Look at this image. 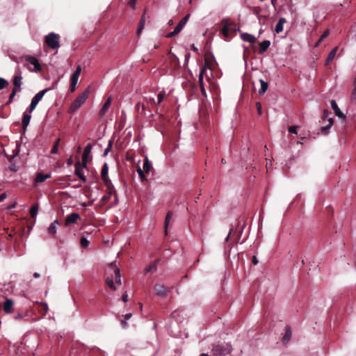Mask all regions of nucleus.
<instances>
[{"label": "nucleus", "instance_id": "nucleus-60", "mask_svg": "<svg viewBox=\"0 0 356 356\" xmlns=\"http://www.w3.org/2000/svg\"><path fill=\"white\" fill-rule=\"evenodd\" d=\"M149 103L152 104H156L155 99L152 97H149Z\"/></svg>", "mask_w": 356, "mask_h": 356}, {"label": "nucleus", "instance_id": "nucleus-43", "mask_svg": "<svg viewBox=\"0 0 356 356\" xmlns=\"http://www.w3.org/2000/svg\"><path fill=\"white\" fill-rule=\"evenodd\" d=\"M178 33H179V32L177 31V30L175 29H174V30L172 31L169 32L166 35V38H172V37L175 36L176 35H177Z\"/></svg>", "mask_w": 356, "mask_h": 356}, {"label": "nucleus", "instance_id": "nucleus-63", "mask_svg": "<svg viewBox=\"0 0 356 356\" xmlns=\"http://www.w3.org/2000/svg\"><path fill=\"white\" fill-rule=\"evenodd\" d=\"M72 162H73V161H72V159L71 157L67 159V165H72Z\"/></svg>", "mask_w": 356, "mask_h": 356}, {"label": "nucleus", "instance_id": "nucleus-53", "mask_svg": "<svg viewBox=\"0 0 356 356\" xmlns=\"http://www.w3.org/2000/svg\"><path fill=\"white\" fill-rule=\"evenodd\" d=\"M136 3V0H129L128 3L130 6L134 8Z\"/></svg>", "mask_w": 356, "mask_h": 356}, {"label": "nucleus", "instance_id": "nucleus-30", "mask_svg": "<svg viewBox=\"0 0 356 356\" xmlns=\"http://www.w3.org/2000/svg\"><path fill=\"white\" fill-rule=\"evenodd\" d=\"M38 207L39 206L38 204H35L31 207L30 209V216L32 218H35L37 216L38 212Z\"/></svg>", "mask_w": 356, "mask_h": 356}, {"label": "nucleus", "instance_id": "nucleus-55", "mask_svg": "<svg viewBox=\"0 0 356 356\" xmlns=\"http://www.w3.org/2000/svg\"><path fill=\"white\" fill-rule=\"evenodd\" d=\"M121 324H122V326L124 327V328H127V326H128V324L127 323V321L126 320H122L121 321Z\"/></svg>", "mask_w": 356, "mask_h": 356}, {"label": "nucleus", "instance_id": "nucleus-3", "mask_svg": "<svg viewBox=\"0 0 356 356\" xmlns=\"http://www.w3.org/2000/svg\"><path fill=\"white\" fill-rule=\"evenodd\" d=\"M60 36L54 32H51L45 36L44 42L51 49L60 47Z\"/></svg>", "mask_w": 356, "mask_h": 356}, {"label": "nucleus", "instance_id": "nucleus-10", "mask_svg": "<svg viewBox=\"0 0 356 356\" xmlns=\"http://www.w3.org/2000/svg\"><path fill=\"white\" fill-rule=\"evenodd\" d=\"M13 89L21 90V86L22 85V76L20 71L16 72L13 77Z\"/></svg>", "mask_w": 356, "mask_h": 356}, {"label": "nucleus", "instance_id": "nucleus-19", "mask_svg": "<svg viewBox=\"0 0 356 356\" xmlns=\"http://www.w3.org/2000/svg\"><path fill=\"white\" fill-rule=\"evenodd\" d=\"M112 102V97H109L106 101L104 102V105L102 106V108L99 111V114L101 115H103L105 114V113L107 111L108 108L111 106Z\"/></svg>", "mask_w": 356, "mask_h": 356}, {"label": "nucleus", "instance_id": "nucleus-48", "mask_svg": "<svg viewBox=\"0 0 356 356\" xmlns=\"http://www.w3.org/2000/svg\"><path fill=\"white\" fill-rule=\"evenodd\" d=\"M222 32L224 35L227 36L229 35V29L227 26H225L222 28Z\"/></svg>", "mask_w": 356, "mask_h": 356}, {"label": "nucleus", "instance_id": "nucleus-17", "mask_svg": "<svg viewBox=\"0 0 356 356\" xmlns=\"http://www.w3.org/2000/svg\"><path fill=\"white\" fill-rule=\"evenodd\" d=\"M190 17V14H187L185 17H184L181 20L180 22L178 23V24L175 26V29L177 30V31H178L179 33H180V31L182 30V29L184 28V26L186 25V24L187 23L188 19Z\"/></svg>", "mask_w": 356, "mask_h": 356}, {"label": "nucleus", "instance_id": "nucleus-29", "mask_svg": "<svg viewBox=\"0 0 356 356\" xmlns=\"http://www.w3.org/2000/svg\"><path fill=\"white\" fill-rule=\"evenodd\" d=\"M337 49H338V47H336L329 53V54L326 58V60H325V65H328L332 60V59L334 58L337 51Z\"/></svg>", "mask_w": 356, "mask_h": 356}, {"label": "nucleus", "instance_id": "nucleus-45", "mask_svg": "<svg viewBox=\"0 0 356 356\" xmlns=\"http://www.w3.org/2000/svg\"><path fill=\"white\" fill-rule=\"evenodd\" d=\"M256 108H257L258 114L260 115H262V108H261V104L260 102H257L256 103Z\"/></svg>", "mask_w": 356, "mask_h": 356}, {"label": "nucleus", "instance_id": "nucleus-21", "mask_svg": "<svg viewBox=\"0 0 356 356\" xmlns=\"http://www.w3.org/2000/svg\"><path fill=\"white\" fill-rule=\"evenodd\" d=\"M172 216V212L169 211L165 216V222H164V234L165 235L168 234V227L170 221V219Z\"/></svg>", "mask_w": 356, "mask_h": 356}, {"label": "nucleus", "instance_id": "nucleus-51", "mask_svg": "<svg viewBox=\"0 0 356 356\" xmlns=\"http://www.w3.org/2000/svg\"><path fill=\"white\" fill-rule=\"evenodd\" d=\"M122 300L123 302H127L128 300V294L127 292H125L122 296Z\"/></svg>", "mask_w": 356, "mask_h": 356}, {"label": "nucleus", "instance_id": "nucleus-35", "mask_svg": "<svg viewBox=\"0 0 356 356\" xmlns=\"http://www.w3.org/2000/svg\"><path fill=\"white\" fill-rule=\"evenodd\" d=\"M106 283L107 284L108 286H109V287L111 289H113V291L116 290V287H115V284H114L113 281L112 280V279L107 277L106 279Z\"/></svg>", "mask_w": 356, "mask_h": 356}, {"label": "nucleus", "instance_id": "nucleus-13", "mask_svg": "<svg viewBox=\"0 0 356 356\" xmlns=\"http://www.w3.org/2000/svg\"><path fill=\"white\" fill-rule=\"evenodd\" d=\"M330 105L332 108L334 110L335 115L341 118L343 120H345L346 116L345 115L341 112L340 108L338 107L337 102L334 99L331 100Z\"/></svg>", "mask_w": 356, "mask_h": 356}, {"label": "nucleus", "instance_id": "nucleus-38", "mask_svg": "<svg viewBox=\"0 0 356 356\" xmlns=\"http://www.w3.org/2000/svg\"><path fill=\"white\" fill-rule=\"evenodd\" d=\"M9 85V83L5 79L0 77V90L3 89Z\"/></svg>", "mask_w": 356, "mask_h": 356}, {"label": "nucleus", "instance_id": "nucleus-24", "mask_svg": "<svg viewBox=\"0 0 356 356\" xmlns=\"http://www.w3.org/2000/svg\"><path fill=\"white\" fill-rule=\"evenodd\" d=\"M159 262V260L157 259V260H155L153 263H152L149 266H147L144 270L145 273L147 274L148 273H150L151 271H153V270L155 271L156 270L157 265H158Z\"/></svg>", "mask_w": 356, "mask_h": 356}, {"label": "nucleus", "instance_id": "nucleus-59", "mask_svg": "<svg viewBox=\"0 0 356 356\" xmlns=\"http://www.w3.org/2000/svg\"><path fill=\"white\" fill-rule=\"evenodd\" d=\"M206 70H207V67L205 65L201 68L200 74H202V76H203V74L206 72Z\"/></svg>", "mask_w": 356, "mask_h": 356}, {"label": "nucleus", "instance_id": "nucleus-22", "mask_svg": "<svg viewBox=\"0 0 356 356\" xmlns=\"http://www.w3.org/2000/svg\"><path fill=\"white\" fill-rule=\"evenodd\" d=\"M285 22H286L285 18L280 17L279 19L278 22L277 23L275 28V31L277 33H279L283 31V26Z\"/></svg>", "mask_w": 356, "mask_h": 356}, {"label": "nucleus", "instance_id": "nucleus-6", "mask_svg": "<svg viewBox=\"0 0 356 356\" xmlns=\"http://www.w3.org/2000/svg\"><path fill=\"white\" fill-rule=\"evenodd\" d=\"M74 174L83 182L86 181V177L83 173V169L86 168L87 166L83 165V163L81 161H77L75 163Z\"/></svg>", "mask_w": 356, "mask_h": 356}, {"label": "nucleus", "instance_id": "nucleus-44", "mask_svg": "<svg viewBox=\"0 0 356 356\" xmlns=\"http://www.w3.org/2000/svg\"><path fill=\"white\" fill-rule=\"evenodd\" d=\"M164 95H165L164 92L159 93L158 97H157V103H156L157 104H159L163 101V99L164 98Z\"/></svg>", "mask_w": 356, "mask_h": 356}, {"label": "nucleus", "instance_id": "nucleus-56", "mask_svg": "<svg viewBox=\"0 0 356 356\" xmlns=\"http://www.w3.org/2000/svg\"><path fill=\"white\" fill-rule=\"evenodd\" d=\"M6 198V194L3 193L0 195V202L3 201Z\"/></svg>", "mask_w": 356, "mask_h": 356}, {"label": "nucleus", "instance_id": "nucleus-37", "mask_svg": "<svg viewBox=\"0 0 356 356\" xmlns=\"http://www.w3.org/2000/svg\"><path fill=\"white\" fill-rule=\"evenodd\" d=\"M80 243L82 248H85L89 245V241L84 236L81 237Z\"/></svg>", "mask_w": 356, "mask_h": 356}, {"label": "nucleus", "instance_id": "nucleus-23", "mask_svg": "<svg viewBox=\"0 0 356 356\" xmlns=\"http://www.w3.org/2000/svg\"><path fill=\"white\" fill-rule=\"evenodd\" d=\"M259 82L261 84V88H259L258 92L260 95H263L268 88V83L261 79H259Z\"/></svg>", "mask_w": 356, "mask_h": 356}, {"label": "nucleus", "instance_id": "nucleus-47", "mask_svg": "<svg viewBox=\"0 0 356 356\" xmlns=\"http://www.w3.org/2000/svg\"><path fill=\"white\" fill-rule=\"evenodd\" d=\"M351 98H352V99H355L356 98V82H355V81H354V88L352 91Z\"/></svg>", "mask_w": 356, "mask_h": 356}, {"label": "nucleus", "instance_id": "nucleus-58", "mask_svg": "<svg viewBox=\"0 0 356 356\" xmlns=\"http://www.w3.org/2000/svg\"><path fill=\"white\" fill-rule=\"evenodd\" d=\"M132 316V314L131 313H128V314H126L125 316H124V320H129L131 317Z\"/></svg>", "mask_w": 356, "mask_h": 356}, {"label": "nucleus", "instance_id": "nucleus-8", "mask_svg": "<svg viewBox=\"0 0 356 356\" xmlns=\"http://www.w3.org/2000/svg\"><path fill=\"white\" fill-rule=\"evenodd\" d=\"M154 291L158 296L165 298L170 291V289L167 288L163 284H156L154 286Z\"/></svg>", "mask_w": 356, "mask_h": 356}, {"label": "nucleus", "instance_id": "nucleus-34", "mask_svg": "<svg viewBox=\"0 0 356 356\" xmlns=\"http://www.w3.org/2000/svg\"><path fill=\"white\" fill-rule=\"evenodd\" d=\"M331 127H328V125H325V126H323V127H321V129H320V131L318 132V134H321L323 135H327L329 132V129H330Z\"/></svg>", "mask_w": 356, "mask_h": 356}, {"label": "nucleus", "instance_id": "nucleus-39", "mask_svg": "<svg viewBox=\"0 0 356 356\" xmlns=\"http://www.w3.org/2000/svg\"><path fill=\"white\" fill-rule=\"evenodd\" d=\"M136 171H137V173H138V176H139L140 179L142 181H144V180H145V179H145V174H144V172H145L143 170H142V169L140 168V167H138V168H137V170H136Z\"/></svg>", "mask_w": 356, "mask_h": 356}, {"label": "nucleus", "instance_id": "nucleus-7", "mask_svg": "<svg viewBox=\"0 0 356 356\" xmlns=\"http://www.w3.org/2000/svg\"><path fill=\"white\" fill-rule=\"evenodd\" d=\"M32 111H30L29 109H26L24 113L22 115V129H23V134H25L27 127L29 126L31 119V115Z\"/></svg>", "mask_w": 356, "mask_h": 356}, {"label": "nucleus", "instance_id": "nucleus-2", "mask_svg": "<svg viewBox=\"0 0 356 356\" xmlns=\"http://www.w3.org/2000/svg\"><path fill=\"white\" fill-rule=\"evenodd\" d=\"M89 94V89L86 88L82 92L72 103L70 106L69 111L70 113L75 112L87 99Z\"/></svg>", "mask_w": 356, "mask_h": 356}, {"label": "nucleus", "instance_id": "nucleus-20", "mask_svg": "<svg viewBox=\"0 0 356 356\" xmlns=\"http://www.w3.org/2000/svg\"><path fill=\"white\" fill-rule=\"evenodd\" d=\"M13 306V301L11 299H6L3 304V310L5 313L9 314L11 312Z\"/></svg>", "mask_w": 356, "mask_h": 356}, {"label": "nucleus", "instance_id": "nucleus-11", "mask_svg": "<svg viewBox=\"0 0 356 356\" xmlns=\"http://www.w3.org/2000/svg\"><path fill=\"white\" fill-rule=\"evenodd\" d=\"M25 59L29 63L34 66L35 72H40L41 70V65L35 56H26Z\"/></svg>", "mask_w": 356, "mask_h": 356}, {"label": "nucleus", "instance_id": "nucleus-25", "mask_svg": "<svg viewBox=\"0 0 356 356\" xmlns=\"http://www.w3.org/2000/svg\"><path fill=\"white\" fill-rule=\"evenodd\" d=\"M291 337V327L289 325H286L285 327V334L282 338V341L284 343H287L289 341Z\"/></svg>", "mask_w": 356, "mask_h": 356}, {"label": "nucleus", "instance_id": "nucleus-14", "mask_svg": "<svg viewBox=\"0 0 356 356\" xmlns=\"http://www.w3.org/2000/svg\"><path fill=\"white\" fill-rule=\"evenodd\" d=\"M51 176V173L42 174L41 172L37 173L35 178L34 179V184H36L38 183H42L46 179L50 178Z\"/></svg>", "mask_w": 356, "mask_h": 356}, {"label": "nucleus", "instance_id": "nucleus-52", "mask_svg": "<svg viewBox=\"0 0 356 356\" xmlns=\"http://www.w3.org/2000/svg\"><path fill=\"white\" fill-rule=\"evenodd\" d=\"M252 262L253 264V265H257L258 264V260H257V258L255 255H254L252 258Z\"/></svg>", "mask_w": 356, "mask_h": 356}, {"label": "nucleus", "instance_id": "nucleus-33", "mask_svg": "<svg viewBox=\"0 0 356 356\" xmlns=\"http://www.w3.org/2000/svg\"><path fill=\"white\" fill-rule=\"evenodd\" d=\"M330 31L329 30H326L323 32V33L321 35L318 40L316 43V46H318L319 44L329 35Z\"/></svg>", "mask_w": 356, "mask_h": 356}, {"label": "nucleus", "instance_id": "nucleus-27", "mask_svg": "<svg viewBox=\"0 0 356 356\" xmlns=\"http://www.w3.org/2000/svg\"><path fill=\"white\" fill-rule=\"evenodd\" d=\"M152 167V163L149 161L148 158L146 156L145 160H144V163H143V170L146 172H149L151 170Z\"/></svg>", "mask_w": 356, "mask_h": 356}, {"label": "nucleus", "instance_id": "nucleus-54", "mask_svg": "<svg viewBox=\"0 0 356 356\" xmlns=\"http://www.w3.org/2000/svg\"><path fill=\"white\" fill-rule=\"evenodd\" d=\"M327 121H328V124H327L328 127H331L333 125V122H334L333 118H328Z\"/></svg>", "mask_w": 356, "mask_h": 356}, {"label": "nucleus", "instance_id": "nucleus-41", "mask_svg": "<svg viewBox=\"0 0 356 356\" xmlns=\"http://www.w3.org/2000/svg\"><path fill=\"white\" fill-rule=\"evenodd\" d=\"M17 92H19V91L17 90H15V89H13V91H12L11 94L10 95L9 99H8V102H7V104H10L13 101V98Z\"/></svg>", "mask_w": 356, "mask_h": 356}, {"label": "nucleus", "instance_id": "nucleus-5", "mask_svg": "<svg viewBox=\"0 0 356 356\" xmlns=\"http://www.w3.org/2000/svg\"><path fill=\"white\" fill-rule=\"evenodd\" d=\"M81 72V67L80 65H78L70 77V92H72L75 90Z\"/></svg>", "mask_w": 356, "mask_h": 356}, {"label": "nucleus", "instance_id": "nucleus-62", "mask_svg": "<svg viewBox=\"0 0 356 356\" xmlns=\"http://www.w3.org/2000/svg\"><path fill=\"white\" fill-rule=\"evenodd\" d=\"M22 317H23V315H22V314H20V313L17 314L15 315V318H16V319H20V318H22Z\"/></svg>", "mask_w": 356, "mask_h": 356}, {"label": "nucleus", "instance_id": "nucleus-15", "mask_svg": "<svg viewBox=\"0 0 356 356\" xmlns=\"http://www.w3.org/2000/svg\"><path fill=\"white\" fill-rule=\"evenodd\" d=\"M241 38L243 41L248 42L250 44H254L257 40L256 38L253 35L248 33H241Z\"/></svg>", "mask_w": 356, "mask_h": 356}, {"label": "nucleus", "instance_id": "nucleus-18", "mask_svg": "<svg viewBox=\"0 0 356 356\" xmlns=\"http://www.w3.org/2000/svg\"><path fill=\"white\" fill-rule=\"evenodd\" d=\"M59 224V222L57 219L54 220L48 227L47 232L49 234L54 236L57 232V225Z\"/></svg>", "mask_w": 356, "mask_h": 356}, {"label": "nucleus", "instance_id": "nucleus-36", "mask_svg": "<svg viewBox=\"0 0 356 356\" xmlns=\"http://www.w3.org/2000/svg\"><path fill=\"white\" fill-rule=\"evenodd\" d=\"M112 145H113V141H112V140H110L108 141L107 147L104 149V152L103 153V156H106L108 155V152L111 151V149L112 148Z\"/></svg>", "mask_w": 356, "mask_h": 356}, {"label": "nucleus", "instance_id": "nucleus-32", "mask_svg": "<svg viewBox=\"0 0 356 356\" xmlns=\"http://www.w3.org/2000/svg\"><path fill=\"white\" fill-rule=\"evenodd\" d=\"M115 280L117 284H121V274L119 268L115 270Z\"/></svg>", "mask_w": 356, "mask_h": 356}, {"label": "nucleus", "instance_id": "nucleus-40", "mask_svg": "<svg viewBox=\"0 0 356 356\" xmlns=\"http://www.w3.org/2000/svg\"><path fill=\"white\" fill-rule=\"evenodd\" d=\"M113 194V192L112 191H108V193L106 194H105L104 196H102L101 201L105 202V201L108 200Z\"/></svg>", "mask_w": 356, "mask_h": 356}, {"label": "nucleus", "instance_id": "nucleus-26", "mask_svg": "<svg viewBox=\"0 0 356 356\" xmlns=\"http://www.w3.org/2000/svg\"><path fill=\"white\" fill-rule=\"evenodd\" d=\"M108 165L107 163H104L101 170V177L102 180L108 178Z\"/></svg>", "mask_w": 356, "mask_h": 356}, {"label": "nucleus", "instance_id": "nucleus-1", "mask_svg": "<svg viewBox=\"0 0 356 356\" xmlns=\"http://www.w3.org/2000/svg\"><path fill=\"white\" fill-rule=\"evenodd\" d=\"M232 350V345L229 343H218L213 346L211 352L213 356H225Z\"/></svg>", "mask_w": 356, "mask_h": 356}, {"label": "nucleus", "instance_id": "nucleus-16", "mask_svg": "<svg viewBox=\"0 0 356 356\" xmlns=\"http://www.w3.org/2000/svg\"><path fill=\"white\" fill-rule=\"evenodd\" d=\"M270 40H266L259 43V49L258 50L259 54H263L270 47Z\"/></svg>", "mask_w": 356, "mask_h": 356}, {"label": "nucleus", "instance_id": "nucleus-12", "mask_svg": "<svg viewBox=\"0 0 356 356\" xmlns=\"http://www.w3.org/2000/svg\"><path fill=\"white\" fill-rule=\"evenodd\" d=\"M80 218V215L78 213H72L67 216L65 224L67 226L69 225L76 223Z\"/></svg>", "mask_w": 356, "mask_h": 356}, {"label": "nucleus", "instance_id": "nucleus-57", "mask_svg": "<svg viewBox=\"0 0 356 356\" xmlns=\"http://www.w3.org/2000/svg\"><path fill=\"white\" fill-rule=\"evenodd\" d=\"M198 81L200 83V86L204 84V83H203V76H202V74H199Z\"/></svg>", "mask_w": 356, "mask_h": 356}, {"label": "nucleus", "instance_id": "nucleus-46", "mask_svg": "<svg viewBox=\"0 0 356 356\" xmlns=\"http://www.w3.org/2000/svg\"><path fill=\"white\" fill-rule=\"evenodd\" d=\"M297 127L296 126H291L289 127V132L290 134H297Z\"/></svg>", "mask_w": 356, "mask_h": 356}, {"label": "nucleus", "instance_id": "nucleus-42", "mask_svg": "<svg viewBox=\"0 0 356 356\" xmlns=\"http://www.w3.org/2000/svg\"><path fill=\"white\" fill-rule=\"evenodd\" d=\"M59 143V139H58L56 143H54V146L52 147L51 149V154H56L58 152V145Z\"/></svg>", "mask_w": 356, "mask_h": 356}, {"label": "nucleus", "instance_id": "nucleus-4", "mask_svg": "<svg viewBox=\"0 0 356 356\" xmlns=\"http://www.w3.org/2000/svg\"><path fill=\"white\" fill-rule=\"evenodd\" d=\"M49 90V88H45L39 92H38L31 99V104L27 109L33 111L38 104L42 99L47 92Z\"/></svg>", "mask_w": 356, "mask_h": 356}, {"label": "nucleus", "instance_id": "nucleus-61", "mask_svg": "<svg viewBox=\"0 0 356 356\" xmlns=\"http://www.w3.org/2000/svg\"><path fill=\"white\" fill-rule=\"evenodd\" d=\"M113 195H115V204H118V195L116 193V191L113 192Z\"/></svg>", "mask_w": 356, "mask_h": 356}, {"label": "nucleus", "instance_id": "nucleus-31", "mask_svg": "<svg viewBox=\"0 0 356 356\" xmlns=\"http://www.w3.org/2000/svg\"><path fill=\"white\" fill-rule=\"evenodd\" d=\"M145 22V14H143V16L141 17L140 20L139 26H138V30H137V34L138 35H139L140 33V32L142 31V30L144 29Z\"/></svg>", "mask_w": 356, "mask_h": 356}, {"label": "nucleus", "instance_id": "nucleus-50", "mask_svg": "<svg viewBox=\"0 0 356 356\" xmlns=\"http://www.w3.org/2000/svg\"><path fill=\"white\" fill-rule=\"evenodd\" d=\"M329 113H330V112L327 110L325 109L323 111V114L322 119L323 120H325L327 118Z\"/></svg>", "mask_w": 356, "mask_h": 356}, {"label": "nucleus", "instance_id": "nucleus-28", "mask_svg": "<svg viewBox=\"0 0 356 356\" xmlns=\"http://www.w3.org/2000/svg\"><path fill=\"white\" fill-rule=\"evenodd\" d=\"M103 181L107 188L108 191H112L113 192H115V187L109 177L103 179Z\"/></svg>", "mask_w": 356, "mask_h": 356}, {"label": "nucleus", "instance_id": "nucleus-9", "mask_svg": "<svg viewBox=\"0 0 356 356\" xmlns=\"http://www.w3.org/2000/svg\"><path fill=\"white\" fill-rule=\"evenodd\" d=\"M92 148V145L91 143H88L84 149L81 159V161L83 163L84 166H87L88 159L90 158V159H92V156L90 155L91 153Z\"/></svg>", "mask_w": 356, "mask_h": 356}, {"label": "nucleus", "instance_id": "nucleus-64", "mask_svg": "<svg viewBox=\"0 0 356 356\" xmlns=\"http://www.w3.org/2000/svg\"><path fill=\"white\" fill-rule=\"evenodd\" d=\"M200 90H201L202 93L204 94L206 92L204 84L203 85H200Z\"/></svg>", "mask_w": 356, "mask_h": 356}, {"label": "nucleus", "instance_id": "nucleus-49", "mask_svg": "<svg viewBox=\"0 0 356 356\" xmlns=\"http://www.w3.org/2000/svg\"><path fill=\"white\" fill-rule=\"evenodd\" d=\"M190 57H191V54L190 53H186L185 54V58H184L185 59H184V65H187V63H188V60L190 59Z\"/></svg>", "mask_w": 356, "mask_h": 356}]
</instances>
